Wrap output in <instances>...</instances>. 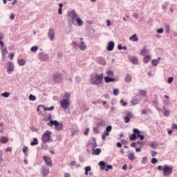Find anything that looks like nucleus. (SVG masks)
I'll list each match as a JSON object with an SVG mask.
<instances>
[{"label": "nucleus", "instance_id": "nucleus-1", "mask_svg": "<svg viewBox=\"0 0 177 177\" xmlns=\"http://www.w3.org/2000/svg\"><path fill=\"white\" fill-rule=\"evenodd\" d=\"M103 82V73H95L93 77H91L89 80V83L91 85H100Z\"/></svg>", "mask_w": 177, "mask_h": 177}, {"label": "nucleus", "instance_id": "nucleus-2", "mask_svg": "<svg viewBox=\"0 0 177 177\" xmlns=\"http://www.w3.org/2000/svg\"><path fill=\"white\" fill-rule=\"evenodd\" d=\"M68 16L70 17L68 19V23L69 24H74L75 19H78V15L74 10H72L71 12H69Z\"/></svg>", "mask_w": 177, "mask_h": 177}, {"label": "nucleus", "instance_id": "nucleus-3", "mask_svg": "<svg viewBox=\"0 0 177 177\" xmlns=\"http://www.w3.org/2000/svg\"><path fill=\"white\" fill-rule=\"evenodd\" d=\"M48 127H53L55 125L56 131H62L63 130V124L59 123L57 120H50V122L47 124Z\"/></svg>", "mask_w": 177, "mask_h": 177}, {"label": "nucleus", "instance_id": "nucleus-4", "mask_svg": "<svg viewBox=\"0 0 177 177\" xmlns=\"http://www.w3.org/2000/svg\"><path fill=\"white\" fill-rule=\"evenodd\" d=\"M50 135H52V132H50L49 130H46L41 136L43 143H48V142L50 140Z\"/></svg>", "mask_w": 177, "mask_h": 177}, {"label": "nucleus", "instance_id": "nucleus-5", "mask_svg": "<svg viewBox=\"0 0 177 177\" xmlns=\"http://www.w3.org/2000/svg\"><path fill=\"white\" fill-rule=\"evenodd\" d=\"M172 167L165 165L163 166V175L164 176H169L172 174Z\"/></svg>", "mask_w": 177, "mask_h": 177}, {"label": "nucleus", "instance_id": "nucleus-6", "mask_svg": "<svg viewBox=\"0 0 177 177\" xmlns=\"http://www.w3.org/2000/svg\"><path fill=\"white\" fill-rule=\"evenodd\" d=\"M60 106L64 109V110H67L70 107V100H63L59 102Z\"/></svg>", "mask_w": 177, "mask_h": 177}, {"label": "nucleus", "instance_id": "nucleus-7", "mask_svg": "<svg viewBox=\"0 0 177 177\" xmlns=\"http://www.w3.org/2000/svg\"><path fill=\"white\" fill-rule=\"evenodd\" d=\"M37 57L39 60H41V62H46V60H49V55L44 52L39 53L37 55Z\"/></svg>", "mask_w": 177, "mask_h": 177}, {"label": "nucleus", "instance_id": "nucleus-8", "mask_svg": "<svg viewBox=\"0 0 177 177\" xmlns=\"http://www.w3.org/2000/svg\"><path fill=\"white\" fill-rule=\"evenodd\" d=\"M111 129H113V127H111V125H109L106 128V130L102 133V138L103 140L106 139V136H109L110 135V132H111Z\"/></svg>", "mask_w": 177, "mask_h": 177}, {"label": "nucleus", "instance_id": "nucleus-9", "mask_svg": "<svg viewBox=\"0 0 177 177\" xmlns=\"http://www.w3.org/2000/svg\"><path fill=\"white\" fill-rule=\"evenodd\" d=\"M94 140V147L92 149L93 152L92 154L95 155V156H99V154H100V153H102V149L100 148H97L95 149V147H96L97 144H96V140H95V138H93Z\"/></svg>", "mask_w": 177, "mask_h": 177}, {"label": "nucleus", "instance_id": "nucleus-10", "mask_svg": "<svg viewBox=\"0 0 177 177\" xmlns=\"http://www.w3.org/2000/svg\"><path fill=\"white\" fill-rule=\"evenodd\" d=\"M8 69L7 73L8 74H12L13 71H15V64H13L12 62H8Z\"/></svg>", "mask_w": 177, "mask_h": 177}, {"label": "nucleus", "instance_id": "nucleus-11", "mask_svg": "<svg viewBox=\"0 0 177 177\" xmlns=\"http://www.w3.org/2000/svg\"><path fill=\"white\" fill-rule=\"evenodd\" d=\"M48 37L50 39V41H54L55 40V30L53 28H50L48 33Z\"/></svg>", "mask_w": 177, "mask_h": 177}, {"label": "nucleus", "instance_id": "nucleus-12", "mask_svg": "<svg viewBox=\"0 0 177 177\" xmlns=\"http://www.w3.org/2000/svg\"><path fill=\"white\" fill-rule=\"evenodd\" d=\"M62 78H63V76H62V74H60V73H55V74L53 75V80L55 82H59V81H60V80H62Z\"/></svg>", "mask_w": 177, "mask_h": 177}, {"label": "nucleus", "instance_id": "nucleus-13", "mask_svg": "<svg viewBox=\"0 0 177 177\" xmlns=\"http://www.w3.org/2000/svg\"><path fill=\"white\" fill-rule=\"evenodd\" d=\"M43 158L48 167H52V159H50V158L48 156H44Z\"/></svg>", "mask_w": 177, "mask_h": 177}, {"label": "nucleus", "instance_id": "nucleus-14", "mask_svg": "<svg viewBox=\"0 0 177 177\" xmlns=\"http://www.w3.org/2000/svg\"><path fill=\"white\" fill-rule=\"evenodd\" d=\"M114 41H110L108 44V46L106 47V50L109 52H111V50H113V49H114Z\"/></svg>", "mask_w": 177, "mask_h": 177}, {"label": "nucleus", "instance_id": "nucleus-15", "mask_svg": "<svg viewBox=\"0 0 177 177\" xmlns=\"http://www.w3.org/2000/svg\"><path fill=\"white\" fill-rule=\"evenodd\" d=\"M42 175L43 176H48L49 175V168L42 167Z\"/></svg>", "mask_w": 177, "mask_h": 177}, {"label": "nucleus", "instance_id": "nucleus-16", "mask_svg": "<svg viewBox=\"0 0 177 177\" xmlns=\"http://www.w3.org/2000/svg\"><path fill=\"white\" fill-rule=\"evenodd\" d=\"M104 80L106 84H109L110 82H114V81H115V79L111 78L109 76L104 77Z\"/></svg>", "mask_w": 177, "mask_h": 177}, {"label": "nucleus", "instance_id": "nucleus-17", "mask_svg": "<svg viewBox=\"0 0 177 177\" xmlns=\"http://www.w3.org/2000/svg\"><path fill=\"white\" fill-rule=\"evenodd\" d=\"M142 96H146V91H143V90H140L139 94H137L136 95V97H138L140 99V97H142Z\"/></svg>", "mask_w": 177, "mask_h": 177}, {"label": "nucleus", "instance_id": "nucleus-18", "mask_svg": "<svg viewBox=\"0 0 177 177\" xmlns=\"http://www.w3.org/2000/svg\"><path fill=\"white\" fill-rule=\"evenodd\" d=\"M130 41H132L133 42H138L139 41V37L136 34H134L130 37Z\"/></svg>", "mask_w": 177, "mask_h": 177}, {"label": "nucleus", "instance_id": "nucleus-19", "mask_svg": "<svg viewBox=\"0 0 177 177\" xmlns=\"http://www.w3.org/2000/svg\"><path fill=\"white\" fill-rule=\"evenodd\" d=\"M136 98H135L134 100H133L132 101H131V102H132V104H133V106H135V105H136V104H138V103H139V102H142V97H136Z\"/></svg>", "mask_w": 177, "mask_h": 177}, {"label": "nucleus", "instance_id": "nucleus-20", "mask_svg": "<svg viewBox=\"0 0 177 177\" xmlns=\"http://www.w3.org/2000/svg\"><path fill=\"white\" fill-rule=\"evenodd\" d=\"M79 48L81 50H85L86 49V45H85V41H82L81 43L79 44Z\"/></svg>", "mask_w": 177, "mask_h": 177}, {"label": "nucleus", "instance_id": "nucleus-21", "mask_svg": "<svg viewBox=\"0 0 177 177\" xmlns=\"http://www.w3.org/2000/svg\"><path fill=\"white\" fill-rule=\"evenodd\" d=\"M98 165H100V169L102 171H103V170H104L106 169V162H104V161H100L99 162Z\"/></svg>", "mask_w": 177, "mask_h": 177}, {"label": "nucleus", "instance_id": "nucleus-22", "mask_svg": "<svg viewBox=\"0 0 177 177\" xmlns=\"http://www.w3.org/2000/svg\"><path fill=\"white\" fill-rule=\"evenodd\" d=\"M125 82H131L132 81V76L131 75L128 74L124 77Z\"/></svg>", "mask_w": 177, "mask_h": 177}, {"label": "nucleus", "instance_id": "nucleus-23", "mask_svg": "<svg viewBox=\"0 0 177 177\" xmlns=\"http://www.w3.org/2000/svg\"><path fill=\"white\" fill-rule=\"evenodd\" d=\"M2 57L5 58V56L8 55V48L5 47L4 48L1 49Z\"/></svg>", "mask_w": 177, "mask_h": 177}, {"label": "nucleus", "instance_id": "nucleus-24", "mask_svg": "<svg viewBox=\"0 0 177 177\" xmlns=\"http://www.w3.org/2000/svg\"><path fill=\"white\" fill-rule=\"evenodd\" d=\"M160 60H161L160 57H158L157 59H153L151 61L152 66H157V64H158V63H160Z\"/></svg>", "mask_w": 177, "mask_h": 177}, {"label": "nucleus", "instance_id": "nucleus-25", "mask_svg": "<svg viewBox=\"0 0 177 177\" xmlns=\"http://www.w3.org/2000/svg\"><path fill=\"white\" fill-rule=\"evenodd\" d=\"M8 142H9V138L8 137H6V136L1 137V143L5 144V143H8Z\"/></svg>", "mask_w": 177, "mask_h": 177}, {"label": "nucleus", "instance_id": "nucleus-26", "mask_svg": "<svg viewBox=\"0 0 177 177\" xmlns=\"http://www.w3.org/2000/svg\"><path fill=\"white\" fill-rule=\"evenodd\" d=\"M75 21H76V23H77V25L79 26V27H82V26H83L84 21H82V19H81V18H77Z\"/></svg>", "mask_w": 177, "mask_h": 177}, {"label": "nucleus", "instance_id": "nucleus-27", "mask_svg": "<svg viewBox=\"0 0 177 177\" xmlns=\"http://www.w3.org/2000/svg\"><path fill=\"white\" fill-rule=\"evenodd\" d=\"M147 53H149V50L146 48L144 47L142 50H141V55L142 56H145V55H147Z\"/></svg>", "mask_w": 177, "mask_h": 177}, {"label": "nucleus", "instance_id": "nucleus-28", "mask_svg": "<svg viewBox=\"0 0 177 177\" xmlns=\"http://www.w3.org/2000/svg\"><path fill=\"white\" fill-rule=\"evenodd\" d=\"M150 60H151V57H150V55H147L143 59L144 63L146 64H147Z\"/></svg>", "mask_w": 177, "mask_h": 177}, {"label": "nucleus", "instance_id": "nucleus-29", "mask_svg": "<svg viewBox=\"0 0 177 177\" xmlns=\"http://www.w3.org/2000/svg\"><path fill=\"white\" fill-rule=\"evenodd\" d=\"M37 145H38V139L34 138L33 141L30 142V146H37Z\"/></svg>", "mask_w": 177, "mask_h": 177}, {"label": "nucleus", "instance_id": "nucleus-30", "mask_svg": "<svg viewBox=\"0 0 177 177\" xmlns=\"http://www.w3.org/2000/svg\"><path fill=\"white\" fill-rule=\"evenodd\" d=\"M128 158L130 161H133V160H135V154L133 153H130L128 155Z\"/></svg>", "mask_w": 177, "mask_h": 177}, {"label": "nucleus", "instance_id": "nucleus-31", "mask_svg": "<svg viewBox=\"0 0 177 177\" xmlns=\"http://www.w3.org/2000/svg\"><path fill=\"white\" fill-rule=\"evenodd\" d=\"M18 64L19 66H24V64H26V59H18Z\"/></svg>", "mask_w": 177, "mask_h": 177}, {"label": "nucleus", "instance_id": "nucleus-32", "mask_svg": "<svg viewBox=\"0 0 177 177\" xmlns=\"http://www.w3.org/2000/svg\"><path fill=\"white\" fill-rule=\"evenodd\" d=\"M133 133H136L137 135V138H139L140 136V131L138 129H133Z\"/></svg>", "mask_w": 177, "mask_h": 177}, {"label": "nucleus", "instance_id": "nucleus-33", "mask_svg": "<svg viewBox=\"0 0 177 177\" xmlns=\"http://www.w3.org/2000/svg\"><path fill=\"white\" fill-rule=\"evenodd\" d=\"M44 121L48 122V121H52V115L49 114L48 116H46L44 118Z\"/></svg>", "mask_w": 177, "mask_h": 177}, {"label": "nucleus", "instance_id": "nucleus-34", "mask_svg": "<svg viewBox=\"0 0 177 177\" xmlns=\"http://www.w3.org/2000/svg\"><path fill=\"white\" fill-rule=\"evenodd\" d=\"M1 97H9L10 96V93L6 92L1 94Z\"/></svg>", "mask_w": 177, "mask_h": 177}, {"label": "nucleus", "instance_id": "nucleus-35", "mask_svg": "<svg viewBox=\"0 0 177 177\" xmlns=\"http://www.w3.org/2000/svg\"><path fill=\"white\" fill-rule=\"evenodd\" d=\"M131 62H133V64H138L139 61H138V58L133 57L131 58Z\"/></svg>", "mask_w": 177, "mask_h": 177}, {"label": "nucleus", "instance_id": "nucleus-36", "mask_svg": "<svg viewBox=\"0 0 177 177\" xmlns=\"http://www.w3.org/2000/svg\"><path fill=\"white\" fill-rule=\"evenodd\" d=\"M63 100H70V93H65Z\"/></svg>", "mask_w": 177, "mask_h": 177}, {"label": "nucleus", "instance_id": "nucleus-37", "mask_svg": "<svg viewBox=\"0 0 177 177\" xmlns=\"http://www.w3.org/2000/svg\"><path fill=\"white\" fill-rule=\"evenodd\" d=\"M29 100H30L32 102H35V100H37V97L35 95L30 94L29 95Z\"/></svg>", "mask_w": 177, "mask_h": 177}, {"label": "nucleus", "instance_id": "nucleus-38", "mask_svg": "<svg viewBox=\"0 0 177 177\" xmlns=\"http://www.w3.org/2000/svg\"><path fill=\"white\" fill-rule=\"evenodd\" d=\"M138 137L136 136V133H133L130 137L129 139L130 140H135L136 139H137Z\"/></svg>", "mask_w": 177, "mask_h": 177}, {"label": "nucleus", "instance_id": "nucleus-39", "mask_svg": "<svg viewBox=\"0 0 177 177\" xmlns=\"http://www.w3.org/2000/svg\"><path fill=\"white\" fill-rule=\"evenodd\" d=\"M106 75L108 77H114V72L113 71H108Z\"/></svg>", "mask_w": 177, "mask_h": 177}, {"label": "nucleus", "instance_id": "nucleus-40", "mask_svg": "<svg viewBox=\"0 0 177 177\" xmlns=\"http://www.w3.org/2000/svg\"><path fill=\"white\" fill-rule=\"evenodd\" d=\"M113 95L114 96H118V95H120V90L118 88H115L113 90Z\"/></svg>", "mask_w": 177, "mask_h": 177}, {"label": "nucleus", "instance_id": "nucleus-41", "mask_svg": "<svg viewBox=\"0 0 177 177\" xmlns=\"http://www.w3.org/2000/svg\"><path fill=\"white\" fill-rule=\"evenodd\" d=\"M52 110H55V106H50V108H44V111H52Z\"/></svg>", "mask_w": 177, "mask_h": 177}, {"label": "nucleus", "instance_id": "nucleus-42", "mask_svg": "<svg viewBox=\"0 0 177 177\" xmlns=\"http://www.w3.org/2000/svg\"><path fill=\"white\" fill-rule=\"evenodd\" d=\"M141 162L142 164H147V156L143 157L141 160Z\"/></svg>", "mask_w": 177, "mask_h": 177}, {"label": "nucleus", "instance_id": "nucleus-43", "mask_svg": "<svg viewBox=\"0 0 177 177\" xmlns=\"http://www.w3.org/2000/svg\"><path fill=\"white\" fill-rule=\"evenodd\" d=\"M157 146H158V143H157V142H153L151 144V147H152V149L157 147Z\"/></svg>", "mask_w": 177, "mask_h": 177}, {"label": "nucleus", "instance_id": "nucleus-44", "mask_svg": "<svg viewBox=\"0 0 177 177\" xmlns=\"http://www.w3.org/2000/svg\"><path fill=\"white\" fill-rule=\"evenodd\" d=\"M72 45L74 46L75 49L79 47L78 43L75 41H72Z\"/></svg>", "mask_w": 177, "mask_h": 177}, {"label": "nucleus", "instance_id": "nucleus-45", "mask_svg": "<svg viewBox=\"0 0 177 177\" xmlns=\"http://www.w3.org/2000/svg\"><path fill=\"white\" fill-rule=\"evenodd\" d=\"M23 153L27 156V153H28V147H25L24 149H23Z\"/></svg>", "mask_w": 177, "mask_h": 177}, {"label": "nucleus", "instance_id": "nucleus-46", "mask_svg": "<svg viewBox=\"0 0 177 177\" xmlns=\"http://www.w3.org/2000/svg\"><path fill=\"white\" fill-rule=\"evenodd\" d=\"M31 52H37V50H38V46H32L30 48Z\"/></svg>", "mask_w": 177, "mask_h": 177}, {"label": "nucleus", "instance_id": "nucleus-47", "mask_svg": "<svg viewBox=\"0 0 177 177\" xmlns=\"http://www.w3.org/2000/svg\"><path fill=\"white\" fill-rule=\"evenodd\" d=\"M173 81H174V77H168V79H167V83L168 84H172Z\"/></svg>", "mask_w": 177, "mask_h": 177}, {"label": "nucleus", "instance_id": "nucleus-48", "mask_svg": "<svg viewBox=\"0 0 177 177\" xmlns=\"http://www.w3.org/2000/svg\"><path fill=\"white\" fill-rule=\"evenodd\" d=\"M167 6H168V3H163L162 6V10H165V9H167Z\"/></svg>", "mask_w": 177, "mask_h": 177}, {"label": "nucleus", "instance_id": "nucleus-49", "mask_svg": "<svg viewBox=\"0 0 177 177\" xmlns=\"http://www.w3.org/2000/svg\"><path fill=\"white\" fill-rule=\"evenodd\" d=\"M109 169H113V165H108L106 166V169H105V171H106V172L109 171Z\"/></svg>", "mask_w": 177, "mask_h": 177}, {"label": "nucleus", "instance_id": "nucleus-50", "mask_svg": "<svg viewBox=\"0 0 177 177\" xmlns=\"http://www.w3.org/2000/svg\"><path fill=\"white\" fill-rule=\"evenodd\" d=\"M126 117H128L129 118H132V117H133V114L132 113V112H128Z\"/></svg>", "mask_w": 177, "mask_h": 177}, {"label": "nucleus", "instance_id": "nucleus-51", "mask_svg": "<svg viewBox=\"0 0 177 177\" xmlns=\"http://www.w3.org/2000/svg\"><path fill=\"white\" fill-rule=\"evenodd\" d=\"M157 158H153L152 159H151V164H157Z\"/></svg>", "mask_w": 177, "mask_h": 177}, {"label": "nucleus", "instance_id": "nucleus-52", "mask_svg": "<svg viewBox=\"0 0 177 177\" xmlns=\"http://www.w3.org/2000/svg\"><path fill=\"white\" fill-rule=\"evenodd\" d=\"M91 169H92V168L90 167V166H86L85 168H84V170L87 172H89L91 171Z\"/></svg>", "mask_w": 177, "mask_h": 177}, {"label": "nucleus", "instance_id": "nucleus-53", "mask_svg": "<svg viewBox=\"0 0 177 177\" xmlns=\"http://www.w3.org/2000/svg\"><path fill=\"white\" fill-rule=\"evenodd\" d=\"M157 32H158V34H162L164 32V29L162 28L158 29Z\"/></svg>", "mask_w": 177, "mask_h": 177}, {"label": "nucleus", "instance_id": "nucleus-54", "mask_svg": "<svg viewBox=\"0 0 177 177\" xmlns=\"http://www.w3.org/2000/svg\"><path fill=\"white\" fill-rule=\"evenodd\" d=\"M133 17L134 18H136V19H139V14H138V13H136V12H134V13L133 14Z\"/></svg>", "mask_w": 177, "mask_h": 177}, {"label": "nucleus", "instance_id": "nucleus-55", "mask_svg": "<svg viewBox=\"0 0 177 177\" xmlns=\"http://www.w3.org/2000/svg\"><path fill=\"white\" fill-rule=\"evenodd\" d=\"M151 154L152 157H156V156L157 155V152L155 151H151Z\"/></svg>", "mask_w": 177, "mask_h": 177}, {"label": "nucleus", "instance_id": "nucleus-56", "mask_svg": "<svg viewBox=\"0 0 177 177\" xmlns=\"http://www.w3.org/2000/svg\"><path fill=\"white\" fill-rule=\"evenodd\" d=\"M41 109H44V106L39 105L37 108V111H41Z\"/></svg>", "mask_w": 177, "mask_h": 177}, {"label": "nucleus", "instance_id": "nucleus-57", "mask_svg": "<svg viewBox=\"0 0 177 177\" xmlns=\"http://www.w3.org/2000/svg\"><path fill=\"white\" fill-rule=\"evenodd\" d=\"M124 122L126 124H128V122H129V117L126 116V117H124Z\"/></svg>", "mask_w": 177, "mask_h": 177}, {"label": "nucleus", "instance_id": "nucleus-58", "mask_svg": "<svg viewBox=\"0 0 177 177\" xmlns=\"http://www.w3.org/2000/svg\"><path fill=\"white\" fill-rule=\"evenodd\" d=\"M164 115L165 117H168V115H169V111H165Z\"/></svg>", "mask_w": 177, "mask_h": 177}, {"label": "nucleus", "instance_id": "nucleus-59", "mask_svg": "<svg viewBox=\"0 0 177 177\" xmlns=\"http://www.w3.org/2000/svg\"><path fill=\"white\" fill-rule=\"evenodd\" d=\"M93 131H94V132H95L96 133H99V128H98V127H94V128H93Z\"/></svg>", "mask_w": 177, "mask_h": 177}, {"label": "nucleus", "instance_id": "nucleus-60", "mask_svg": "<svg viewBox=\"0 0 177 177\" xmlns=\"http://www.w3.org/2000/svg\"><path fill=\"white\" fill-rule=\"evenodd\" d=\"M77 164V162L73 161L71 162L70 165L71 167H75V165Z\"/></svg>", "mask_w": 177, "mask_h": 177}, {"label": "nucleus", "instance_id": "nucleus-61", "mask_svg": "<svg viewBox=\"0 0 177 177\" xmlns=\"http://www.w3.org/2000/svg\"><path fill=\"white\" fill-rule=\"evenodd\" d=\"M89 133V128H86L84 131V135H88Z\"/></svg>", "mask_w": 177, "mask_h": 177}, {"label": "nucleus", "instance_id": "nucleus-62", "mask_svg": "<svg viewBox=\"0 0 177 177\" xmlns=\"http://www.w3.org/2000/svg\"><path fill=\"white\" fill-rule=\"evenodd\" d=\"M118 49L119 50H122V45L118 44Z\"/></svg>", "mask_w": 177, "mask_h": 177}, {"label": "nucleus", "instance_id": "nucleus-63", "mask_svg": "<svg viewBox=\"0 0 177 177\" xmlns=\"http://www.w3.org/2000/svg\"><path fill=\"white\" fill-rule=\"evenodd\" d=\"M58 13H59V15H62V13H63V10H62V8H59V9H58Z\"/></svg>", "mask_w": 177, "mask_h": 177}, {"label": "nucleus", "instance_id": "nucleus-64", "mask_svg": "<svg viewBox=\"0 0 177 177\" xmlns=\"http://www.w3.org/2000/svg\"><path fill=\"white\" fill-rule=\"evenodd\" d=\"M64 177H70V174L66 173V174H64Z\"/></svg>", "mask_w": 177, "mask_h": 177}]
</instances>
